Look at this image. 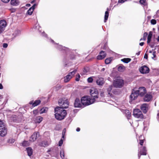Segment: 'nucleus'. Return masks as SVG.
I'll list each match as a JSON object with an SVG mask.
<instances>
[{"instance_id": "f257e3e1", "label": "nucleus", "mask_w": 159, "mask_h": 159, "mask_svg": "<svg viewBox=\"0 0 159 159\" xmlns=\"http://www.w3.org/2000/svg\"><path fill=\"white\" fill-rule=\"evenodd\" d=\"M55 117L58 120H62L66 117L67 113L66 110L60 107H57L55 109Z\"/></svg>"}, {"instance_id": "f03ea898", "label": "nucleus", "mask_w": 159, "mask_h": 159, "mask_svg": "<svg viewBox=\"0 0 159 159\" xmlns=\"http://www.w3.org/2000/svg\"><path fill=\"white\" fill-rule=\"evenodd\" d=\"M95 101L94 98H91L88 96H84L82 97L81 99L82 104L84 106H88L93 103Z\"/></svg>"}, {"instance_id": "7ed1b4c3", "label": "nucleus", "mask_w": 159, "mask_h": 159, "mask_svg": "<svg viewBox=\"0 0 159 159\" xmlns=\"http://www.w3.org/2000/svg\"><path fill=\"white\" fill-rule=\"evenodd\" d=\"M7 131L5 124L0 120V135L2 137L5 136L7 134Z\"/></svg>"}, {"instance_id": "20e7f679", "label": "nucleus", "mask_w": 159, "mask_h": 159, "mask_svg": "<svg viewBox=\"0 0 159 159\" xmlns=\"http://www.w3.org/2000/svg\"><path fill=\"white\" fill-rule=\"evenodd\" d=\"M133 115L135 117L141 119H143L144 117L142 111L139 109L138 108L134 109Z\"/></svg>"}, {"instance_id": "39448f33", "label": "nucleus", "mask_w": 159, "mask_h": 159, "mask_svg": "<svg viewBox=\"0 0 159 159\" xmlns=\"http://www.w3.org/2000/svg\"><path fill=\"white\" fill-rule=\"evenodd\" d=\"M124 84V81L120 79H117L113 82L114 86L116 88H121Z\"/></svg>"}, {"instance_id": "423d86ee", "label": "nucleus", "mask_w": 159, "mask_h": 159, "mask_svg": "<svg viewBox=\"0 0 159 159\" xmlns=\"http://www.w3.org/2000/svg\"><path fill=\"white\" fill-rule=\"evenodd\" d=\"M58 103L59 105L61 107H60L63 109L67 108L69 105L68 101L67 99H60L59 100Z\"/></svg>"}, {"instance_id": "0eeeda50", "label": "nucleus", "mask_w": 159, "mask_h": 159, "mask_svg": "<svg viewBox=\"0 0 159 159\" xmlns=\"http://www.w3.org/2000/svg\"><path fill=\"white\" fill-rule=\"evenodd\" d=\"M90 93L92 98H94L95 100L96 98H97L98 97V93L97 89H93L90 90Z\"/></svg>"}, {"instance_id": "6e6552de", "label": "nucleus", "mask_w": 159, "mask_h": 159, "mask_svg": "<svg viewBox=\"0 0 159 159\" xmlns=\"http://www.w3.org/2000/svg\"><path fill=\"white\" fill-rule=\"evenodd\" d=\"M141 111L144 114H146L149 109V105L147 103H143L140 107Z\"/></svg>"}, {"instance_id": "1a4fd4ad", "label": "nucleus", "mask_w": 159, "mask_h": 159, "mask_svg": "<svg viewBox=\"0 0 159 159\" xmlns=\"http://www.w3.org/2000/svg\"><path fill=\"white\" fill-rule=\"evenodd\" d=\"M147 149L146 147L143 146L140 147V150L139 151L138 156L139 158H140L141 155H147Z\"/></svg>"}, {"instance_id": "9d476101", "label": "nucleus", "mask_w": 159, "mask_h": 159, "mask_svg": "<svg viewBox=\"0 0 159 159\" xmlns=\"http://www.w3.org/2000/svg\"><path fill=\"white\" fill-rule=\"evenodd\" d=\"M139 70L140 72L143 74L148 73L150 71L149 68L145 65H144L140 67Z\"/></svg>"}, {"instance_id": "9b49d317", "label": "nucleus", "mask_w": 159, "mask_h": 159, "mask_svg": "<svg viewBox=\"0 0 159 159\" xmlns=\"http://www.w3.org/2000/svg\"><path fill=\"white\" fill-rule=\"evenodd\" d=\"M139 91L137 90H135L134 89H133L132 92L130 95V98L132 100H134L137 98L139 95Z\"/></svg>"}, {"instance_id": "f8f14e48", "label": "nucleus", "mask_w": 159, "mask_h": 159, "mask_svg": "<svg viewBox=\"0 0 159 159\" xmlns=\"http://www.w3.org/2000/svg\"><path fill=\"white\" fill-rule=\"evenodd\" d=\"M7 25V22L5 20H0V34L4 31Z\"/></svg>"}, {"instance_id": "ddd939ff", "label": "nucleus", "mask_w": 159, "mask_h": 159, "mask_svg": "<svg viewBox=\"0 0 159 159\" xmlns=\"http://www.w3.org/2000/svg\"><path fill=\"white\" fill-rule=\"evenodd\" d=\"M96 83L98 85L102 86L105 83L104 79L99 76L96 77Z\"/></svg>"}, {"instance_id": "4468645a", "label": "nucleus", "mask_w": 159, "mask_h": 159, "mask_svg": "<svg viewBox=\"0 0 159 159\" xmlns=\"http://www.w3.org/2000/svg\"><path fill=\"white\" fill-rule=\"evenodd\" d=\"M106 56L105 52L103 51H101L99 52V54L98 55L97 58L98 60H101L104 59Z\"/></svg>"}, {"instance_id": "2eb2a0df", "label": "nucleus", "mask_w": 159, "mask_h": 159, "mask_svg": "<svg viewBox=\"0 0 159 159\" xmlns=\"http://www.w3.org/2000/svg\"><path fill=\"white\" fill-rule=\"evenodd\" d=\"M74 106L75 107H82L81 100L79 98H76L75 101Z\"/></svg>"}, {"instance_id": "dca6fc26", "label": "nucleus", "mask_w": 159, "mask_h": 159, "mask_svg": "<svg viewBox=\"0 0 159 159\" xmlns=\"http://www.w3.org/2000/svg\"><path fill=\"white\" fill-rule=\"evenodd\" d=\"M139 91V95L141 96H143L146 93V89L145 88L141 87L137 90Z\"/></svg>"}, {"instance_id": "f3484780", "label": "nucleus", "mask_w": 159, "mask_h": 159, "mask_svg": "<svg viewBox=\"0 0 159 159\" xmlns=\"http://www.w3.org/2000/svg\"><path fill=\"white\" fill-rule=\"evenodd\" d=\"M41 101L40 100H37L33 102V101H30L29 104L32 105V107H33L39 105L41 103Z\"/></svg>"}, {"instance_id": "a211bd4d", "label": "nucleus", "mask_w": 159, "mask_h": 159, "mask_svg": "<svg viewBox=\"0 0 159 159\" xmlns=\"http://www.w3.org/2000/svg\"><path fill=\"white\" fill-rule=\"evenodd\" d=\"M152 98V96L151 94H147L143 98V100L144 102H148L151 100Z\"/></svg>"}, {"instance_id": "6ab92c4d", "label": "nucleus", "mask_w": 159, "mask_h": 159, "mask_svg": "<svg viewBox=\"0 0 159 159\" xmlns=\"http://www.w3.org/2000/svg\"><path fill=\"white\" fill-rule=\"evenodd\" d=\"M37 6V4L36 3L34 4L33 6L28 10L27 11V14L29 15H32L34 10L35 8V7Z\"/></svg>"}, {"instance_id": "aec40b11", "label": "nucleus", "mask_w": 159, "mask_h": 159, "mask_svg": "<svg viewBox=\"0 0 159 159\" xmlns=\"http://www.w3.org/2000/svg\"><path fill=\"white\" fill-rule=\"evenodd\" d=\"M49 145L48 142L46 141H42L39 143L38 145L41 147H46Z\"/></svg>"}, {"instance_id": "412c9836", "label": "nucleus", "mask_w": 159, "mask_h": 159, "mask_svg": "<svg viewBox=\"0 0 159 159\" xmlns=\"http://www.w3.org/2000/svg\"><path fill=\"white\" fill-rule=\"evenodd\" d=\"M156 52L150 50L148 54V56L151 58L154 59L156 57Z\"/></svg>"}, {"instance_id": "4be33fe9", "label": "nucleus", "mask_w": 159, "mask_h": 159, "mask_svg": "<svg viewBox=\"0 0 159 159\" xmlns=\"http://www.w3.org/2000/svg\"><path fill=\"white\" fill-rule=\"evenodd\" d=\"M37 133L36 132H34L33 134L31 136L30 141H34L37 139Z\"/></svg>"}, {"instance_id": "5701e85b", "label": "nucleus", "mask_w": 159, "mask_h": 159, "mask_svg": "<svg viewBox=\"0 0 159 159\" xmlns=\"http://www.w3.org/2000/svg\"><path fill=\"white\" fill-rule=\"evenodd\" d=\"M43 117L41 116H38L35 119V122L36 123H40L43 120Z\"/></svg>"}, {"instance_id": "b1692460", "label": "nucleus", "mask_w": 159, "mask_h": 159, "mask_svg": "<svg viewBox=\"0 0 159 159\" xmlns=\"http://www.w3.org/2000/svg\"><path fill=\"white\" fill-rule=\"evenodd\" d=\"M72 78V77L70 75H68L64 78V82L65 83H67Z\"/></svg>"}, {"instance_id": "393cba45", "label": "nucleus", "mask_w": 159, "mask_h": 159, "mask_svg": "<svg viewBox=\"0 0 159 159\" xmlns=\"http://www.w3.org/2000/svg\"><path fill=\"white\" fill-rule=\"evenodd\" d=\"M30 145V143L29 141H24L21 143V145L24 147H26L29 146Z\"/></svg>"}, {"instance_id": "a878e982", "label": "nucleus", "mask_w": 159, "mask_h": 159, "mask_svg": "<svg viewBox=\"0 0 159 159\" xmlns=\"http://www.w3.org/2000/svg\"><path fill=\"white\" fill-rule=\"evenodd\" d=\"M28 155L29 156H30L32 154L33 150L30 147H28L26 148Z\"/></svg>"}, {"instance_id": "bb28decb", "label": "nucleus", "mask_w": 159, "mask_h": 159, "mask_svg": "<svg viewBox=\"0 0 159 159\" xmlns=\"http://www.w3.org/2000/svg\"><path fill=\"white\" fill-rule=\"evenodd\" d=\"M19 2L18 0H11V4L13 6H17L19 4Z\"/></svg>"}, {"instance_id": "cd10ccee", "label": "nucleus", "mask_w": 159, "mask_h": 159, "mask_svg": "<svg viewBox=\"0 0 159 159\" xmlns=\"http://www.w3.org/2000/svg\"><path fill=\"white\" fill-rule=\"evenodd\" d=\"M152 35V31H150L148 37L147 43H149L151 41V38Z\"/></svg>"}, {"instance_id": "c85d7f7f", "label": "nucleus", "mask_w": 159, "mask_h": 159, "mask_svg": "<svg viewBox=\"0 0 159 159\" xmlns=\"http://www.w3.org/2000/svg\"><path fill=\"white\" fill-rule=\"evenodd\" d=\"M125 112L127 118L128 119H129L131 116V113L128 110H125Z\"/></svg>"}, {"instance_id": "c756f323", "label": "nucleus", "mask_w": 159, "mask_h": 159, "mask_svg": "<svg viewBox=\"0 0 159 159\" xmlns=\"http://www.w3.org/2000/svg\"><path fill=\"white\" fill-rule=\"evenodd\" d=\"M48 110V108L47 107H43L40 110V114H42L43 113H46Z\"/></svg>"}, {"instance_id": "7c9ffc66", "label": "nucleus", "mask_w": 159, "mask_h": 159, "mask_svg": "<svg viewBox=\"0 0 159 159\" xmlns=\"http://www.w3.org/2000/svg\"><path fill=\"white\" fill-rule=\"evenodd\" d=\"M125 69V67L123 65L119 66L118 68V70L119 71L123 72Z\"/></svg>"}, {"instance_id": "2f4dec72", "label": "nucleus", "mask_w": 159, "mask_h": 159, "mask_svg": "<svg viewBox=\"0 0 159 159\" xmlns=\"http://www.w3.org/2000/svg\"><path fill=\"white\" fill-rule=\"evenodd\" d=\"M112 59V57H109L106 58L105 60V63L106 64H110Z\"/></svg>"}, {"instance_id": "473e14b6", "label": "nucleus", "mask_w": 159, "mask_h": 159, "mask_svg": "<svg viewBox=\"0 0 159 159\" xmlns=\"http://www.w3.org/2000/svg\"><path fill=\"white\" fill-rule=\"evenodd\" d=\"M131 60V59L129 58H124L121 60V61L125 63H128Z\"/></svg>"}, {"instance_id": "72a5a7b5", "label": "nucleus", "mask_w": 159, "mask_h": 159, "mask_svg": "<svg viewBox=\"0 0 159 159\" xmlns=\"http://www.w3.org/2000/svg\"><path fill=\"white\" fill-rule=\"evenodd\" d=\"M112 87L113 86L112 85H109L108 88L107 89V91L108 93V94L110 96H111L112 95V93H111V92L112 89Z\"/></svg>"}, {"instance_id": "f704fd0d", "label": "nucleus", "mask_w": 159, "mask_h": 159, "mask_svg": "<svg viewBox=\"0 0 159 159\" xmlns=\"http://www.w3.org/2000/svg\"><path fill=\"white\" fill-rule=\"evenodd\" d=\"M109 16V12L108 11H107L105 12V15L104 16V22H106Z\"/></svg>"}, {"instance_id": "c9c22d12", "label": "nucleus", "mask_w": 159, "mask_h": 159, "mask_svg": "<svg viewBox=\"0 0 159 159\" xmlns=\"http://www.w3.org/2000/svg\"><path fill=\"white\" fill-rule=\"evenodd\" d=\"M76 58V56L74 54H70L68 57V60H73L75 59Z\"/></svg>"}, {"instance_id": "e433bc0d", "label": "nucleus", "mask_w": 159, "mask_h": 159, "mask_svg": "<svg viewBox=\"0 0 159 159\" xmlns=\"http://www.w3.org/2000/svg\"><path fill=\"white\" fill-rule=\"evenodd\" d=\"M77 71V70L76 69H75L73 71L70 72L68 75H70V76L72 77V78L75 74Z\"/></svg>"}, {"instance_id": "4c0bfd02", "label": "nucleus", "mask_w": 159, "mask_h": 159, "mask_svg": "<svg viewBox=\"0 0 159 159\" xmlns=\"http://www.w3.org/2000/svg\"><path fill=\"white\" fill-rule=\"evenodd\" d=\"M93 78H95L96 79V77L92 76L89 77L87 79V81L89 83H92L93 82Z\"/></svg>"}, {"instance_id": "58836bf2", "label": "nucleus", "mask_w": 159, "mask_h": 159, "mask_svg": "<svg viewBox=\"0 0 159 159\" xmlns=\"http://www.w3.org/2000/svg\"><path fill=\"white\" fill-rule=\"evenodd\" d=\"M15 139L13 138H11L7 140V142L9 144H12L15 141Z\"/></svg>"}, {"instance_id": "ea45409f", "label": "nucleus", "mask_w": 159, "mask_h": 159, "mask_svg": "<svg viewBox=\"0 0 159 159\" xmlns=\"http://www.w3.org/2000/svg\"><path fill=\"white\" fill-rule=\"evenodd\" d=\"M148 35V34L147 32H145V33H144L143 34V39H141L140 40H145Z\"/></svg>"}, {"instance_id": "a19ab883", "label": "nucleus", "mask_w": 159, "mask_h": 159, "mask_svg": "<svg viewBox=\"0 0 159 159\" xmlns=\"http://www.w3.org/2000/svg\"><path fill=\"white\" fill-rule=\"evenodd\" d=\"M60 155L62 159H64L65 158L64 156V152L63 150H62L60 152Z\"/></svg>"}, {"instance_id": "79ce46f5", "label": "nucleus", "mask_w": 159, "mask_h": 159, "mask_svg": "<svg viewBox=\"0 0 159 159\" xmlns=\"http://www.w3.org/2000/svg\"><path fill=\"white\" fill-rule=\"evenodd\" d=\"M39 112V110L38 109H35L33 111V113L34 116L38 114Z\"/></svg>"}, {"instance_id": "37998d69", "label": "nucleus", "mask_w": 159, "mask_h": 159, "mask_svg": "<svg viewBox=\"0 0 159 159\" xmlns=\"http://www.w3.org/2000/svg\"><path fill=\"white\" fill-rule=\"evenodd\" d=\"M80 76L79 74H77L76 75L75 80L78 81H79Z\"/></svg>"}, {"instance_id": "c03bdc74", "label": "nucleus", "mask_w": 159, "mask_h": 159, "mask_svg": "<svg viewBox=\"0 0 159 159\" xmlns=\"http://www.w3.org/2000/svg\"><path fill=\"white\" fill-rule=\"evenodd\" d=\"M89 71V68L88 67H85L84 69L83 72L84 73H86Z\"/></svg>"}, {"instance_id": "a18cd8bd", "label": "nucleus", "mask_w": 159, "mask_h": 159, "mask_svg": "<svg viewBox=\"0 0 159 159\" xmlns=\"http://www.w3.org/2000/svg\"><path fill=\"white\" fill-rule=\"evenodd\" d=\"M151 23L152 25H155L156 24L157 21L155 19H152L151 20Z\"/></svg>"}, {"instance_id": "49530a36", "label": "nucleus", "mask_w": 159, "mask_h": 159, "mask_svg": "<svg viewBox=\"0 0 159 159\" xmlns=\"http://www.w3.org/2000/svg\"><path fill=\"white\" fill-rule=\"evenodd\" d=\"M144 140H145L144 139H140V140H139V143L142 146L143 145Z\"/></svg>"}, {"instance_id": "de8ad7c7", "label": "nucleus", "mask_w": 159, "mask_h": 159, "mask_svg": "<svg viewBox=\"0 0 159 159\" xmlns=\"http://www.w3.org/2000/svg\"><path fill=\"white\" fill-rule=\"evenodd\" d=\"M63 143V140L62 139H61L59 142V146H61Z\"/></svg>"}, {"instance_id": "09e8293b", "label": "nucleus", "mask_w": 159, "mask_h": 159, "mask_svg": "<svg viewBox=\"0 0 159 159\" xmlns=\"http://www.w3.org/2000/svg\"><path fill=\"white\" fill-rule=\"evenodd\" d=\"M146 2V0H140V2L141 4H144Z\"/></svg>"}, {"instance_id": "8fccbe9b", "label": "nucleus", "mask_w": 159, "mask_h": 159, "mask_svg": "<svg viewBox=\"0 0 159 159\" xmlns=\"http://www.w3.org/2000/svg\"><path fill=\"white\" fill-rule=\"evenodd\" d=\"M8 46V44L7 43H4L3 44V47L4 48H6Z\"/></svg>"}, {"instance_id": "3c124183", "label": "nucleus", "mask_w": 159, "mask_h": 159, "mask_svg": "<svg viewBox=\"0 0 159 159\" xmlns=\"http://www.w3.org/2000/svg\"><path fill=\"white\" fill-rule=\"evenodd\" d=\"M126 1V0H119L118 2L120 3H123V2H125Z\"/></svg>"}, {"instance_id": "603ef678", "label": "nucleus", "mask_w": 159, "mask_h": 159, "mask_svg": "<svg viewBox=\"0 0 159 159\" xmlns=\"http://www.w3.org/2000/svg\"><path fill=\"white\" fill-rule=\"evenodd\" d=\"M148 54L145 53L144 57V58L147 59L148 58Z\"/></svg>"}, {"instance_id": "864d4df0", "label": "nucleus", "mask_w": 159, "mask_h": 159, "mask_svg": "<svg viewBox=\"0 0 159 159\" xmlns=\"http://www.w3.org/2000/svg\"><path fill=\"white\" fill-rule=\"evenodd\" d=\"M2 2L5 3H7L10 0H1Z\"/></svg>"}, {"instance_id": "5fc2aeb1", "label": "nucleus", "mask_w": 159, "mask_h": 159, "mask_svg": "<svg viewBox=\"0 0 159 159\" xmlns=\"http://www.w3.org/2000/svg\"><path fill=\"white\" fill-rule=\"evenodd\" d=\"M3 88V87L2 84L0 83V89H2Z\"/></svg>"}, {"instance_id": "6e6d98bb", "label": "nucleus", "mask_w": 159, "mask_h": 159, "mask_svg": "<svg viewBox=\"0 0 159 159\" xmlns=\"http://www.w3.org/2000/svg\"><path fill=\"white\" fill-rule=\"evenodd\" d=\"M80 128L79 127H78L76 129V131H77V132H79L80 131Z\"/></svg>"}, {"instance_id": "4d7b16f0", "label": "nucleus", "mask_w": 159, "mask_h": 159, "mask_svg": "<svg viewBox=\"0 0 159 159\" xmlns=\"http://www.w3.org/2000/svg\"><path fill=\"white\" fill-rule=\"evenodd\" d=\"M144 42H141V43H139V45L141 46H143L144 45Z\"/></svg>"}, {"instance_id": "13d9d810", "label": "nucleus", "mask_w": 159, "mask_h": 159, "mask_svg": "<svg viewBox=\"0 0 159 159\" xmlns=\"http://www.w3.org/2000/svg\"><path fill=\"white\" fill-rule=\"evenodd\" d=\"M36 0H33L31 1V3L32 4H33L34 3V2H36Z\"/></svg>"}, {"instance_id": "bf43d9fd", "label": "nucleus", "mask_w": 159, "mask_h": 159, "mask_svg": "<svg viewBox=\"0 0 159 159\" xmlns=\"http://www.w3.org/2000/svg\"><path fill=\"white\" fill-rule=\"evenodd\" d=\"M140 51H139L137 53H136V55L138 56L140 55Z\"/></svg>"}, {"instance_id": "052dcab7", "label": "nucleus", "mask_w": 159, "mask_h": 159, "mask_svg": "<svg viewBox=\"0 0 159 159\" xmlns=\"http://www.w3.org/2000/svg\"><path fill=\"white\" fill-rule=\"evenodd\" d=\"M105 70V68H102V70H101V71H104V70Z\"/></svg>"}, {"instance_id": "680f3d73", "label": "nucleus", "mask_w": 159, "mask_h": 159, "mask_svg": "<svg viewBox=\"0 0 159 159\" xmlns=\"http://www.w3.org/2000/svg\"><path fill=\"white\" fill-rule=\"evenodd\" d=\"M30 6V4H28L26 5V6L29 7Z\"/></svg>"}, {"instance_id": "e2e57ef3", "label": "nucleus", "mask_w": 159, "mask_h": 159, "mask_svg": "<svg viewBox=\"0 0 159 159\" xmlns=\"http://www.w3.org/2000/svg\"><path fill=\"white\" fill-rule=\"evenodd\" d=\"M157 41L158 42H159V36L157 38Z\"/></svg>"}, {"instance_id": "0e129e2a", "label": "nucleus", "mask_w": 159, "mask_h": 159, "mask_svg": "<svg viewBox=\"0 0 159 159\" xmlns=\"http://www.w3.org/2000/svg\"><path fill=\"white\" fill-rule=\"evenodd\" d=\"M157 116H158V117H159V113H158V114H157Z\"/></svg>"}, {"instance_id": "69168bd1", "label": "nucleus", "mask_w": 159, "mask_h": 159, "mask_svg": "<svg viewBox=\"0 0 159 159\" xmlns=\"http://www.w3.org/2000/svg\"><path fill=\"white\" fill-rule=\"evenodd\" d=\"M62 138H64V135H62Z\"/></svg>"}, {"instance_id": "338daca9", "label": "nucleus", "mask_w": 159, "mask_h": 159, "mask_svg": "<svg viewBox=\"0 0 159 159\" xmlns=\"http://www.w3.org/2000/svg\"><path fill=\"white\" fill-rule=\"evenodd\" d=\"M157 13H159V10L157 11Z\"/></svg>"}, {"instance_id": "774afa93", "label": "nucleus", "mask_w": 159, "mask_h": 159, "mask_svg": "<svg viewBox=\"0 0 159 159\" xmlns=\"http://www.w3.org/2000/svg\"><path fill=\"white\" fill-rule=\"evenodd\" d=\"M102 94H101V96H102Z\"/></svg>"}]
</instances>
